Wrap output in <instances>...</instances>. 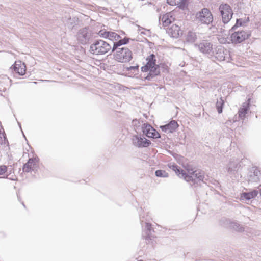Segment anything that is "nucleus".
Returning <instances> with one entry per match:
<instances>
[{
    "label": "nucleus",
    "mask_w": 261,
    "mask_h": 261,
    "mask_svg": "<svg viewBox=\"0 0 261 261\" xmlns=\"http://www.w3.org/2000/svg\"><path fill=\"white\" fill-rule=\"evenodd\" d=\"M196 19L198 23L208 25L212 23L213 16L208 9L203 8L196 13Z\"/></svg>",
    "instance_id": "6"
},
{
    "label": "nucleus",
    "mask_w": 261,
    "mask_h": 261,
    "mask_svg": "<svg viewBox=\"0 0 261 261\" xmlns=\"http://www.w3.org/2000/svg\"><path fill=\"white\" fill-rule=\"evenodd\" d=\"M250 36V32L244 30L234 31L230 36L231 41L232 43H240Z\"/></svg>",
    "instance_id": "10"
},
{
    "label": "nucleus",
    "mask_w": 261,
    "mask_h": 261,
    "mask_svg": "<svg viewBox=\"0 0 261 261\" xmlns=\"http://www.w3.org/2000/svg\"><path fill=\"white\" fill-rule=\"evenodd\" d=\"M176 0H167V3L171 6H176Z\"/></svg>",
    "instance_id": "34"
},
{
    "label": "nucleus",
    "mask_w": 261,
    "mask_h": 261,
    "mask_svg": "<svg viewBox=\"0 0 261 261\" xmlns=\"http://www.w3.org/2000/svg\"><path fill=\"white\" fill-rule=\"evenodd\" d=\"M178 124L175 120H171L169 123L160 126L161 129L166 133H171L175 132Z\"/></svg>",
    "instance_id": "16"
},
{
    "label": "nucleus",
    "mask_w": 261,
    "mask_h": 261,
    "mask_svg": "<svg viewBox=\"0 0 261 261\" xmlns=\"http://www.w3.org/2000/svg\"><path fill=\"white\" fill-rule=\"evenodd\" d=\"M142 132L144 135L148 138H160V134L153 128L150 124L144 123L142 126Z\"/></svg>",
    "instance_id": "13"
},
{
    "label": "nucleus",
    "mask_w": 261,
    "mask_h": 261,
    "mask_svg": "<svg viewBox=\"0 0 261 261\" xmlns=\"http://www.w3.org/2000/svg\"><path fill=\"white\" fill-rule=\"evenodd\" d=\"M175 2L176 5L182 10L185 9L188 7V0H176Z\"/></svg>",
    "instance_id": "28"
},
{
    "label": "nucleus",
    "mask_w": 261,
    "mask_h": 261,
    "mask_svg": "<svg viewBox=\"0 0 261 261\" xmlns=\"http://www.w3.org/2000/svg\"><path fill=\"white\" fill-rule=\"evenodd\" d=\"M174 20V18L171 13H166L159 18V21H162L163 25L165 27L168 26Z\"/></svg>",
    "instance_id": "18"
},
{
    "label": "nucleus",
    "mask_w": 261,
    "mask_h": 261,
    "mask_svg": "<svg viewBox=\"0 0 261 261\" xmlns=\"http://www.w3.org/2000/svg\"><path fill=\"white\" fill-rule=\"evenodd\" d=\"M138 67L139 66H129V67H127V70L128 71H130V70H137L138 69Z\"/></svg>",
    "instance_id": "35"
},
{
    "label": "nucleus",
    "mask_w": 261,
    "mask_h": 261,
    "mask_svg": "<svg viewBox=\"0 0 261 261\" xmlns=\"http://www.w3.org/2000/svg\"><path fill=\"white\" fill-rule=\"evenodd\" d=\"M242 167L238 160H231L227 165L226 170L228 175L232 180H239L241 177Z\"/></svg>",
    "instance_id": "4"
},
{
    "label": "nucleus",
    "mask_w": 261,
    "mask_h": 261,
    "mask_svg": "<svg viewBox=\"0 0 261 261\" xmlns=\"http://www.w3.org/2000/svg\"><path fill=\"white\" fill-rule=\"evenodd\" d=\"M214 57L219 61H229L230 54L229 51L225 49L222 46H218L215 48V52L214 51L212 58Z\"/></svg>",
    "instance_id": "9"
},
{
    "label": "nucleus",
    "mask_w": 261,
    "mask_h": 261,
    "mask_svg": "<svg viewBox=\"0 0 261 261\" xmlns=\"http://www.w3.org/2000/svg\"><path fill=\"white\" fill-rule=\"evenodd\" d=\"M7 170V167L5 165L0 166V175L4 174Z\"/></svg>",
    "instance_id": "33"
},
{
    "label": "nucleus",
    "mask_w": 261,
    "mask_h": 261,
    "mask_svg": "<svg viewBox=\"0 0 261 261\" xmlns=\"http://www.w3.org/2000/svg\"><path fill=\"white\" fill-rule=\"evenodd\" d=\"M243 23L244 22H243L242 19H238L237 20L236 24L232 27L231 31H234L238 26H241Z\"/></svg>",
    "instance_id": "32"
},
{
    "label": "nucleus",
    "mask_w": 261,
    "mask_h": 261,
    "mask_svg": "<svg viewBox=\"0 0 261 261\" xmlns=\"http://www.w3.org/2000/svg\"><path fill=\"white\" fill-rule=\"evenodd\" d=\"M110 33V31H107L105 29L101 30L98 32V35L99 37L104 38H108L109 36V34Z\"/></svg>",
    "instance_id": "30"
},
{
    "label": "nucleus",
    "mask_w": 261,
    "mask_h": 261,
    "mask_svg": "<svg viewBox=\"0 0 261 261\" xmlns=\"http://www.w3.org/2000/svg\"><path fill=\"white\" fill-rule=\"evenodd\" d=\"M121 37L119 35L114 32L110 31L108 39L112 41L113 43L118 41V40Z\"/></svg>",
    "instance_id": "26"
},
{
    "label": "nucleus",
    "mask_w": 261,
    "mask_h": 261,
    "mask_svg": "<svg viewBox=\"0 0 261 261\" xmlns=\"http://www.w3.org/2000/svg\"><path fill=\"white\" fill-rule=\"evenodd\" d=\"M167 33L171 37L177 38L182 35V32L180 27L176 24H173L167 30Z\"/></svg>",
    "instance_id": "17"
},
{
    "label": "nucleus",
    "mask_w": 261,
    "mask_h": 261,
    "mask_svg": "<svg viewBox=\"0 0 261 261\" xmlns=\"http://www.w3.org/2000/svg\"><path fill=\"white\" fill-rule=\"evenodd\" d=\"M146 64L141 67L142 72L149 71V73L145 77V79L148 81L160 73L159 66L156 64L155 56L154 54H151L147 59Z\"/></svg>",
    "instance_id": "1"
},
{
    "label": "nucleus",
    "mask_w": 261,
    "mask_h": 261,
    "mask_svg": "<svg viewBox=\"0 0 261 261\" xmlns=\"http://www.w3.org/2000/svg\"><path fill=\"white\" fill-rule=\"evenodd\" d=\"M129 39L130 38H129L125 37L122 39H119L118 41L113 42L112 51H114L115 49L118 48V47H121L122 45L127 44L129 42Z\"/></svg>",
    "instance_id": "22"
},
{
    "label": "nucleus",
    "mask_w": 261,
    "mask_h": 261,
    "mask_svg": "<svg viewBox=\"0 0 261 261\" xmlns=\"http://www.w3.org/2000/svg\"><path fill=\"white\" fill-rule=\"evenodd\" d=\"M76 36L77 39L80 43L86 44L89 42L91 37V33L88 28L85 27L81 29Z\"/></svg>",
    "instance_id": "12"
},
{
    "label": "nucleus",
    "mask_w": 261,
    "mask_h": 261,
    "mask_svg": "<svg viewBox=\"0 0 261 261\" xmlns=\"http://www.w3.org/2000/svg\"><path fill=\"white\" fill-rule=\"evenodd\" d=\"M141 34H145V33H144V32H141Z\"/></svg>",
    "instance_id": "36"
},
{
    "label": "nucleus",
    "mask_w": 261,
    "mask_h": 261,
    "mask_svg": "<svg viewBox=\"0 0 261 261\" xmlns=\"http://www.w3.org/2000/svg\"><path fill=\"white\" fill-rule=\"evenodd\" d=\"M113 52L114 59L120 63L129 62L133 58L132 51L126 47H118Z\"/></svg>",
    "instance_id": "3"
},
{
    "label": "nucleus",
    "mask_w": 261,
    "mask_h": 261,
    "mask_svg": "<svg viewBox=\"0 0 261 261\" xmlns=\"http://www.w3.org/2000/svg\"><path fill=\"white\" fill-rule=\"evenodd\" d=\"M182 178L188 182L192 181L193 184L202 181L204 178L203 172L199 170L193 171V169H189L187 172L181 173Z\"/></svg>",
    "instance_id": "5"
},
{
    "label": "nucleus",
    "mask_w": 261,
    "mask_h": 261,
    "mask_svg": "<svg viewBox=\"0 0 261 261\" xmlns=\"http://www.w3.org/2000/svg\"><path fill=\"white\" fill-rule=\"evenodd\" d=\"M22 204L23 206L25 207V205H24V203L22 202Z\"/></svg>",
    "instance_id": "37"
},
{
    "label": "nucleus",
    "mask_w": 261,
    "mask_h": 261,
    "mask_svg": "<svg viewBox=\"0 0 261 261\" xmlns=\"http://www.w3.org/2000/svg\"><path fill=\"white\" fill-rule=\"evenodd\" d=\"M248 178L249 181L257 182L261 178V171L257 167L251 168L248 174Z\"/></svg>",
    "instance_id": "14"
},
{
    "label": "nucleus",
    "mask_w": 261,
    "mask_h": 261,
    "mask_svg": "<svg viewBox=\"0 0 261 261\" xmlns=\"http://www.w3.org/2000/svg\"><path fill=\"white\" fill-rule=\"evenodd\" d=\"M224 103V101L222 97H220L219 99H217L216 104V107L218 113L220 114L222 112Z\"/></svg>",
    "instance_id": "25"
},
{
    "label": "nucleus",
    "mask_w": 261,
    "mask_h": 261,
    "mask_svg": "<svg viewBox=\"0 0 261 261\" xmlns=\"http://www.w3.org/2000/svg\"><path fill=\"white\" fill-rule=\"evenodd\" d=\"M111 49L112 47L111 45L102 40H97L90 45V51L91 53L95 55H104L107 53Z\"/></svg>",
    "instance_id": "2"
},
{
    "label": "nucleus",
    "mask_w": 261,
    "mask_h": 261,
    "mask_svg": "<svg viewBox=\"0 0 261 261\" xmlns=\"http://www.w3.org/2000/svg\"><path fill=\"white\" fill-rule=\"evenodd\" d=\"M258 193V191L256 190H254L250 192H244L242 194L241 198L242 200H249L256 197Z\"/></svg>",
    "instance_id": "21"
},
{
    "label": "nucleus",
    "mask_w": 261,
    "mask_h": 261,
    "mask_svg": "<svg viewBox=\"0 0 261 261\" xmlns=\"http://www.w3.org/2000/svg\"><path fill=\"white\" fill-rule=\"evenodd\" d=\"M38 158L29 159L28 162L23 165V171L29 172L31 171H34L38 167Z\"/></svg>",
    "instance_id": "15"
},
{
    "label": "nucleus",
    "mask_w": 261,
    "mask_h": 261,
    "mask_svg": "<svg viewBox=\"0 0 261 261\" xmlns=\"http://www.w3.org/2000/svg\"><path fill=\"white\" fill-rule=\"evenodd\" d=\"M213 44L207 40H202L195 44V47L201 53L209 58H212L214 54Z\"/></svg>",
    "instance_id": "7"
},
{
    "label": "nucleus",
    "mask_w": 261,
    "mask_h": 261,
    "mask_svg": "<svg viewBox=\"0 0 261 261\" xmlns=\"http://www.w3.org/2000/svg\"><path fill=\"white\" fill-rule=\"evenodd\" d=\"M169 167L172 169L174 171H175V172L176 173V174L180 177V178H182V177L181 176V173H183V172H185V171H184L182 169H180V168L176 164H170L169 165Z\"/></svg>",
    "instance_id": "24"
},
{
    "label": "nucleus",
    "mask_w": 261,
    "mask_h": 261,
    "mask_svg": "<svg viewBox=\"0 0 261 261\" xmlns=\"http://www.w3.org/2000/svg\"><path fill=\"white\" fill-rule=\"evenodd\" d=\"M249 110V103H244L242 107L239 109L238 112L239 117L243 119Z\"/></svg>",
    "instance_id": "23"
},
{
    "label": "nucleus",
    "mask_w": 261,
    "mask_h": 261,
    "mask_svg": "<svg viewBox=\"0 0 261 261\" xmlns=\"http://www.w3.org/2000/svg\"><path fill=\"white\" fill-rule=\"evenodd\" d=\"M219 10L222 17V22L224 23H228L233 14L231 7L227 4H222L220 5Z\"/></svg>",
    "instance_id": "8"
},
{
    "label": "nucleus",
    "mask_w": 261,
    "mask_h": 261,
    "mask_svg": "<svg viewBox=\"0 0 261 261\" xmlns=\"http://www.w3.org/2000/svg\"><path fill=\"white\" fill-rule=\"evenodd\" d=\"M197 39V35L196 33L189 31L187 35L186 40L188 42L193 43Z\"/></svg>",
    "instance_id": "27"
},
{
    "label": "nucleus",
    "mask_w": 261,
    "mask_h": 261,
    "mask_svg": "<svg viewBox=\"0 0 261 261\" xmlns=\"http://www.w3.org/2000/svg\"><path fill=\"white\" fill-rule=\"evenodd\" d=\"M231 226L238 231H242L244 230V228L239 224L237 223H233L231 224Z\"/></svg>",
    "instance_id": "31"
},
{
    "label": "nucleus",
    "mask_w": 261,
    "mask_h": 261,
    "mask_svg": "<svg viewBox=\"0 0 261 261\" xmlns=\"http://www.w3.org/2000/svg\"><path fill=\"white\" fill-rule=\"evenodd\" d=\"M132 141L133 145L138 148L147 147L151 144L150 141L141 135H134L132 136Z\"/></svg>",
    "instance_id": "11"
},
{
    "label": "nucleus",
    "mask_w": 261,
    "mask_h": 261,
    "mask_svg": "<svg viewBox=\"0 0 261 261\" xmlns=\"http://www.w3.org/2000/svg\"><path fill=\"white\" fill-rule=\"evenodd\" d=\"M144 214H140L141 223L143 225V222H144L145 224V228L147 231L146 232V236L145 237V240H148L150 239V233L152 230V227L151 224L147 222L149 221V218H146L145 220H144Z\"/></svg>",
    "instance_id": "19"
},
{
    "label": "nucleus",
    "mask_w": 261,
    "mask_h": 261,
    "mask_svg": "<svg viewBox=\"0 0 261 261\" xmlns=\"http://www.w3.org/2000/svg\"><path fill=\"white\" fill-rule=\"evenodd\" d=\"M155 174L157 177H168L169 174L165 170H158L155 171Z\"/></svg>",
    "instance_id": "29"
},
{
    "label": "nucleus",
    "mask_w": 261,
    "mask_h": 261,
    "mask_svg": "<svg viewBox=\"0 0 261 261\" xmlns=\"http://www.w3.org/2000/svg\"><path fill=\"white\" fill-rule=\"evenodd\" d=\"M14 71L20 75H23L25 73V65L20 61H16L14 66Z\"/></svg>",
    "instance_id": "20"
}]
</instances>
